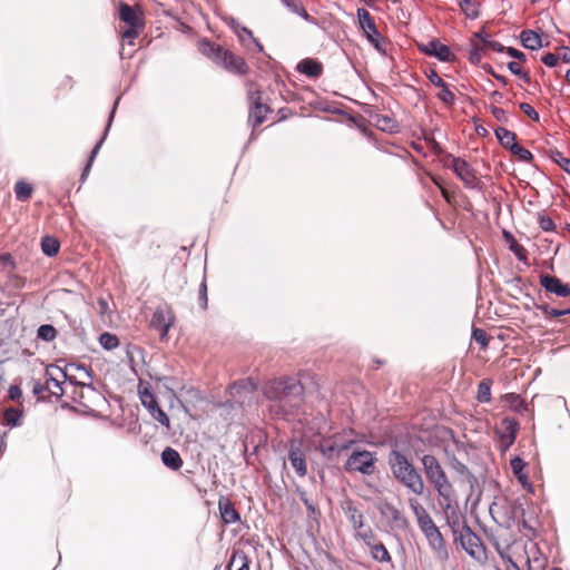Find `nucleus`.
Segmentation results:
<instances>
[{
    "label": "nucleus",
    "mask_w": 570,
    "mask_h": 570,
    "mask_svg": "<svg viewBox=\"0 0 570 570\" xmlns=\"http://www.w3.org/2000/svg\"><path fill=\"white\" fill-rule=\"evenodd\" d=\"M119 19L128 27L121 36H136L138 29L144 26V19L139 9L125 2L119 4Z\"/></svg>",
    "instance_id": "10"
},
{
    "label": "nucleus",
    "mask_w": 570,
    "mask_h": 570,
    "mask_svg": "<svg viewBox=\"0 0 570 570\" xmlns=\"http://www.w3.org/2000/svg\"><path fill=\"white\" fill-rule=\"evenodd\" d=\"M343 511L355 531L364 528V514L361 511H358V509L356 508L355 503L352 500H346L344 502Z\"/></svg>",
    "instance_id": "22"
},
{
    "label": "nucleus",
    "mask_w": 570,
    "mask_h": 570,
    "mask_svg": "<svg viewBox=\"0 0 570 570\" xmlns=\"http://www.w3.org/2000/svg\"><path fill=\"white\" fill-rule=\"evenodd\" d=\"M520 110L525 114L531 120L539 121V114L535 109L528 102L520 104Z\"/></svg>",
    "instance_id": "56"
},
{
    "label": "nucleus",
    "mask_w": 570,
    "mask_h": 570,
    "mask_svg": "<svg viewBox=\"0 0 570 570\" xmlns=\"http://www.w3.org/2000/svg\"><path fill=\"white\" fill-rule=\"evenodd\" d=\"M510 151L512 153L513 156H515L520 161H523V163H530L533 158L531 151L529 149L522 147L518 142L515 145L511 146Z\"/></svg>",
    "instance_id": "47"
},
{
    "label": "nucleus",
    "mask_w": 570,
    "mask_h": 570,
    "mask_svg": "<svg viewBox=\"0 0 570 570\" xmlns=\"http://www.w3.org/2000/svg\"><path fill=\"white\" fill-rule=\"evenodd\" d=\"M288 460L299 478H304L307 474L305 454L299 446L292 444L288 453Z\"/></svg>",
    "instance_id": "21"
},
{
    "label": "nucleus",
    "mask_w": 570,
    "mask_h": 570,
    "mask_svg": "<svg viewBox=\"0 0 570 570\" xmlns=\"http://www.w3.org/2000/svg\"><path fill=\"white\" fill-rule=\"evenodd\" d=\"M500 426L499 436L504 452L515 442L520 424L514 417L507 416L502 419Z\"/></svg>",
    "instance_id": "15"
},
{
    "label": "nucleus",
    "mask_w": 570,
    "mask_h": 570,
    "mask_svg": "<svg viewBox=\"0 0 570 570\" xmlns=\"http://www.w3.org/2000/svg\"><path fill=\"white\" fill-rule=\"evenodd\" d=\"M549 157L562 170L570 175V158L564 157L563 154L559 150H550Z\"/></svg>",
    "instance_id": "42"
},
{
    "label": "nucleus",
    "mask_w": 570,
    "mask_h": 570,
    "mask_svg": "<svg viewBox=\"0 0 570 570\" xmlns=\"http://www.w3.org/2000/svg\"><path fill=\"white\" fill-rule=\"evenodd\" d=\"M370 554L372 559L379 563H390L392 561V557L386 549V547L379 541L376 544L372 546L370 549Z\"/></svg>",
    "instance_id": "31"
},
{
    "label": "nucleus",
    "mask_w": 570,
    "mask_h": 570,
    "mask_svg": "<svg viewBox=\"0 0 570 570\" xmlns=\"http://www.w3.org/2000/svg\"><path fill=\"white\" fill-rule=\"evenodd\" d=\"M21 396H22V391H21L19 385L12 384V385L9 386V389H8V397L11 401H18V400L21 399Z\"/></svg>",
    "instance_id": "62"
},
{
    "label": "nucleus",
    "mask_w": 570,
    "mask_h": 570,
    "mask_svg": "<svg viewBox=\"0 0 570 570\" xmlns=\"http://www.w3.org/2000/svg\"><path fill=\"white\" fill-rule=\"evenodd\" d=\"M355 538L362 540L363 543L370 549L372 546L376 544L379 541L376 540V535L370 527H364L363 529H358L355 531Z\"/></svg>",
    "instance_id": "37"
},
{
    "label": "nucleus",
    "mask_w": 570,
    "mask_h": 570,
    "mask_svg": "<svg viewBox=\"0 0 570 570\" xmlns=\"http://www.w3.org/2000/svg\"><path fill=\"white\" fill-rule=\"evenodd\" d=\"M256 383L253 379H243L237 382H234L229 389L228 393L230 397L235 399L237 402L243 403L248 395H252L256 391Z\"/></svg>",
    "instance_id": "17"
},
{
    "label": "nucleus",
    "mask_w": 570,
    "mask_h": 570,
    "mask_svg": "<svg viewBox=\"0 0 570 570\" xmlns=\"http://www.w3.org/2000/svg\"><path fill=\"white\" fill-rule=\"evenodd\" d=\"M303 394V385L293 377L273 380L264 386V395L271 402V414L283 420H291L298 413Z\"/></svg>",
    "instance_id": "1"
},
{
    "label": "nucleus",
    "mask_w": 570,
    "mask_h": 570,
    "mask_svg": "<svg viewBox=\"0 0 570 570\" xmlns=\"http://www.w3.org/2000/svg\"><path fill=\"white\" fill-rule=\"evenodd\" d=\"M476 400L480 403H488L491 400V382L483 380L478 385Z\"/></svg>",
    "instance_id": "43"
},
{
    "label": "nucleus",
    "mask_w": 570,
    "mask_h": 570,
    "mask_svg": "<svg viewBox=\"0 0 570 570\" xmlns=\"http://www.w3.org/2000/svg\"><path fill=\"white\" fill-rule=\"evenodd\" d=\"M438 98L444 104L451 105L454 102V94L449 89L448 83H444V87H440V91L438 94Z\"/></svg>",
    "instance_id": "49"
},
{
    "label": "nucleus",
    "mask_w": 570,
    "mask_h": 570,
    "mask_svg": "<svg viewBox=\"0 0 570 570\" xmlns=\"http://www.w3.org/2000/svg\"><path fill=\"white\" fill-rule=\"evenodd\" d=\"M299 498H301L302 502L304 503V505L306 507V510H307V513L309 517H315V515L320 514V511H318L316 504L312 500L308 499V497L306 495L305 492H301Z\"/></svg>",
    "instance_id": "51"
},
{
    "label": "nucleus",
    "mask_w": 570,
    "mask_h": 570,
    "mask_svg": "<svg viewBox=\"0 0 570 570\" xmlns=\"http://www.w3.org/2000/svg\"><path fill=\"white\" fill-rule=\"evenodd\" d=\"M508 69L510 70L511 73L515 75V76H519L521 78H528V75L527 72H524L520 66L519 62L517 61H510L508 63Z\"/></svg>",
    "instance_id": "61"
},
{
    "label": "nucleus",
    "mask_w": 570,
    "mask_h": 570,
    "mask_svg": "<svg viewBox=\"0 0 570 570\" xmlns=\"http://www.w3.org/2000/svg\"><path fill=\"white\" fill-rule=\"evenodd\" d=\"M117 102H118V101H116V102H115L114 108H112V110H111V112H110L109 120H108V125H107V127H106V129H105V134H104V136H102V137H101V139L96 144V146L94 147V149H92V150H91V153H90V156H89L88 163H87V165H86V167L83 168V171H82V174H81V180H85V179L87 178V176L89 175V171H90V168H91V166H92V164H94V161H95V158L97 157V155H98V153H99V149H100V147H101V145H102V142H104V140H105V138H106L107 134H108V130H109V128H110V125H111V121H112V118H114V114H115V109H116Z\"/></svg>",
    "instance_id": "26"
},
{
    "label": "nucleus",
    "mask_w": 570,
    "mask_h": 570,
    "mask_svg": "<svg viewBox=\"0 0 570 570\" xmlns=\"http://www.w3.org/2000/svg\"><path fill=\"white\" fill-rule=\"evenodd\" d=\"M426 77L435 87H444L445 81L438 75L434 69H431L429 72H426Z\"/></svg>",
    "instance_id": "60"
},
{
    "label": "nucleus",
    "mask_w": 570,
    "mask_h": 570,
    "mask_svg": "<svg viewBox=\"0 0 570 570\" xmlns=\"http://www.w3.org/2000/svg\"><path fill=\"white\" fill-rule=\"evenodd\" d=\"M281 3L293 14H296L303 18L307 22L314 23L315 20L309 13L306 11L304 6L299 0H281Z\"/></svg>",
    "instance_id": "29"
},
{
    "label": "nucleus",
    "mask_w": 570,
    "mask_h": 570,
    "mask_svg": "<svg viewBox=\"0 0 570 570\" xmlns=\"http://www.w3.org/2000/svg\"><path fill=\"white\" fill-rule=\"evenodd\" d=\"M366 40L382 56H386L392 47L390 38H366Z\"/></svg>",
    "instance_id": "38"
},
{
    "label": "nucleus",
    "mask_w": 570,
    "mask_h": 570,
    "mask_svg": "<svg viewBox=\"0 0 570 570\" xmlns=\"http://www.w3.org/2000/svg\"><path fill=\"white\" fill-rule=\"evenodd\" d=\"M417 48L421 52L441 62H451L455 59V55L451 51L450 47L440 42L436 38L431 39L426 43L417 42Z\"/></svg>",
    "instance_id": "12"
},
{
    "label": "nucleus",
    "mask_w": 570,
    "mask_h": 570,
    "mask_svg": "<svg viewBox=\"0 0 570 570\" xmlns=\"http://www.w3.org/2000/svg\"><path fill=\"white\" fill-rule=\"evenodd\" d=\"M540 285L546 292L554 294L558 297L570 296V285L563 283L560 278L549 274L540 275Z\"/></svg>",
    "instance_id": "16"
},
{
    "label": "nucleus",
    "mask_w": 570,
    "mask_h": 570,
    "mask_svg": "<svg viewBox=\"0 0 570 570\" xmlns=\"http://www.w3.org/2000/svg\"><path fill=\"white\" fill-rule=\"evenodd\" d=\"M161 462L163 464L173 470V471H178L184 462L180 458V454L178 453L177 450L170 448V446H167L163 453H161Z\"/></svg>",
    "instance_id": "27"
},
{
    "label": "nucleus",
    "mask_w": 570,
    "mask_h": 570,
    "mask_svg": "<svg viewBox=\"0 0 570 570\" xmlns=\"http://www.w3.org/2000/svg\"><path fill=\"white\" fill-rule=\"evenodd\" d=\"M295 69L309 79H317L323 75V65L313 58L302 59Z\"/></svg>",
    "instance_id": "18"
},
{
    "label": "nucleus",
    "mask_w": 570,
    "mask_h": 570,
    "mask_svg": "<svg viewBox=\"0 0 570 570\" xmlns=\"http://www.w3.org/2000/svg\"><path fill=\"white\" fill-rule=\"evenodd\" d=\"M511 470L519 481V483L522 485L523 489L528 491H533L532 484L529 480L528 473L525 472L527 462L521 459L520 456H514L510 461Z\"/></svg>",
    "instance_id": "19"
},
{
    "label": "nucleus",
    "mask_w": 570,
    "mask_h": 570,
    "mask_svg": "<svg viewBox=\"0 0 570 570\" xmlns=\"http://www.w3.org/2000/svg\"><path fill=\"white\" fill-rule=\"evenodd\" d=\"M389 465L401 484L416 495L423 494L425 489L423 478L403 453L392 450L389 455Z\"/></svg>",
    "instance_id": "4"
},
{
    "label": "nucleus",
    "mask_w": 570,
    "mask_h": 570,
    "mask_svg": "<svg viewBox=\"0 0 570 570\" xmlns=\"http://www.w3.org/2000/svg\"><path fill=\"white\" fill-rule=\"evenodd\" d=\"M50 390V385L41 383L39 380L32 381V393L36 396H41L46 391Z\"/></svg>",
    "instance_id": "59"
},
{
    "label": "nucleus",
    "mask_w": 570,
    "mask_h": 570,
    "mask_svg": "<svg viewBox=\"0 0 570 570\" xmlns=\"http://www.w3.org/2000/svg\"><path fill=\"white\" fill-rule=\"evenodd\" d=\"M218 510L223 522L226 524L236 523L240 519V515L235 509L234 503L227 497L219 498Z\"/></svg>",
    "instance_id": "20"
},
{
    "label": "nucleus",
    "mask_w": 570,
    "mask_h": 570,
    "mask_svg": "<svg viewBox=\"0 0 570 570\" xmlns=\"http://www.w3.org/2000/svg\"><path fill=\"white\" fill-rule=\"evenodd\" d=\"M154 420H156L158 423H160L165 428L170 426V421L168 415L158 406L151 413H149Z\"/></svg>",
    "instance_id": "50"
},
{
    "label": "nucleus",
    "mask_w": 570,
    "mask_h": 570,
    "mask_svg": "<svg viewBox=\"0 0 570 570\" xmlns=\"http://www.w3.org/2000/svg\"><path fill=\"white\" fill-rule=\"evenodd\" d=\"M505 240L509 243V249L514 254L518 261L527 262L528 252L527 249L520 245L517 239L508 232L503 233Z\"/></svg>",
    "instance_id": "32"
},
{
    "label": "nucleus",
    "mask_w": 570,
    "mask_h": 570,
    "mask_svg": "<svg viewBox=\"0 0 570 570\" xmlns=\"http://www.w3.org/2000/svg\"><path fill=\"white\" fill-rule=\"evenodd\" d=\"M500 509L501 507L498 504V503H493L491 507H490V513L493 518V520L501 524V525H504L507 528L510 527L511 524V521L513 520L512 517H502L500 514Z\"/></svg>",
    "instance_id": "48"
},
{
    "label": "nucleus",
    "mask_w": 570,
    "mask_h": 570,
    "mask_svg": "<svg viewBox=\"0 0 570 570\" xmlns=\"http://www.w3.org/2000/svg\"><path fill=\"white\" fill-rule=\"evenodd\" d=\"M248 122L254 127L261 126L267 118V115L272 112L268 105L263 102L262 92L259 90H248Z\"/></svg>",
    "instance_id": "9"
},
{
    "label": "nucleus",
    "mask_w": 570,
    "mask_h": 570,
    "mask_svg": "<svg viewBox=\"0 0 570 570\" xmlns=\"http://www.w3.org/2000/svg\"><path fill=\"white\" fill-rule=\"evenodd\" d=\"M520 40L524 48L531 50L549 46V38H520Z\"/></svg>",
    "instance_id": "46"
},
{
    "label": "nucleus",
    "mask_w": 570,
    "mask_h": 570,
    "mask_svg": "<svg viewBox=\"0 0 570 570\" xmlns=\"http://www.w3.org/2000/svg\"><path fill=\"white\" fill-rule=\"evenodd\" d=\"M454 542L460 543L463 550L473 559L482 560L485 558V548L481 538L472 531L468 524L454 530Z\"/></svg>",
    "instance_id": "6"
},
{
    "label": "nucleus",
    "mask_w": 570,
    "mask_h": 570,
    "mask_svg": "<svg viewBox=\"0 0 570 570\" xmlns=\"http://www.w3.org/2000/svg\"><path fill=\"white\" fill-rule=\"evenodd\" d=\"M503 403L513 412L522 414L528 411L525 401L517 393H507L502 396Z\"/></svg>",
    "instance_id": "28"
},
{
    "label": "nucleus",
    "mask_w": 570,
    "mask_h": 570,
    "mask_svg": "<svg viewBox=\"0 0 570 570\" xmlns=\"http://www.w3.org/2000/svg\"><path fill=\"white\" fill-rule=\"evenodd\" d=\"M99 343L105 350L111 351L119 345V340L115 334L105 332V333L100 334Z\"/></svg>",
    "instance_id": "45"
},
{
    "label": "nucleus",
    "mask_w": 570,
    "mask_h": 570,
    "mask_svg": "<svg viewBox=\"0 0 570 570\" xmlns=\"http://www.w3.org/2000/svg\"><path fill=\"white\" fill-rule=\"evenodd\" d=\"M227 570H249V561L244 551L233 552Z\"/></svg>",
    "instance_id": "30"
},
{
    "label": "nucleus",
    "mask_w": 570,
    "mask_h": 570,
    "mask_svg": "<svg viewBox=\"0 0 570 570\" xmlns=\"http://www.w3.org/2000/svg\"><path fill=\"white\" fill-rule=\"evenodd\" d=\"M198 299H199L202 308L206 309L207 303H208V297H207V284H206L205 279L199 285Z\"/></svg>",
    "instance_id": "57"
},
{
    "label": "nucleus",
    "mask_w": 570,
    "mask_h": 570,
    "mask_svg": "<svg viewBox=\"0 0 570 570\" xmlns=\"http://www.w3.org/2000/svg\"><path fill=\"white\" fill-rule=\"evenodd\" d=\"M554 52L558 60H561L564 63L570 62V46H559Z\"/></svg>",
    "instance_id": "58"
},
{
    "label": "nucleus",
    "mask_w": 570,
    "mask_h": 570,
    "mask_svg": "<svg viewBox=\"0 0 570 570\" xmlns=\"http://www.w3.org/2000/svg\"><path fill=\"white\" fill-rule=\"evenodd\" d=\"M73 394V401L87 411H94L95 405L104 401L102 395L91 384H80Z\"/></svg>",
    "instance_id": "11"
},
{
    "label": "nucleus",
    "mask_w": 570,
    "mask_h": 570,
    "mask_svg": "<svg viewBox=\"0 0 570 570\" xmlns=\"http://www.w3.org/2000/svg\"><path fill=\"white\" fill-rule=\"evenodd\" d=\"M472 337L476 343H479L482 347H487L489 343V338L487 333L481 328H474L472 332Z\"/></svg>",
    "instance_id": "55"
},
{
    "label": "nucleus",
    "mask_w": 570,
    "mask_h": 570,
    "mask_svg": "<svg viewBox=\"0 0 570 570\" xmlns=\"http://www.w3.org/2000/svg\"><path fill=\"white\" fill-rule=\"evenodd\" d=\"M539 226L543 232H553L556 229V224L551 217L547 215H540L538 219Z\"/></svg>",
    "instance_id": "54"
},
{
    "label": "nucleus",
    "mask_w": 570,
    "mask_h": 570,
    "mask_svg": "<svg viewBox=\"0 0 570 570\" xmlns=\"http://www.w3.org/2000/svg\"><path fill=\"white\" fill-rule=\"evenodd\" d=\"M377 459L374 452L367 450H355L348 456L344 464L346 472H358L364 475H371L375 471Z\"/></svg>",
    "instance_id": "8"
},
{
    "label": "nucleus",
    "mask_w": 570,
    "mask_h": 570,
    "mask_svg": "<svg viewBox=\"0 0 570 570\" xmlns=\"http://www.w3.org/2000/svg\"><path fill=\"white\" fill-rule=\"evenodd\" d=\"M145 39L146 38H132V37H129V38H122V40H126V42L124 41L121 43V48H120V56L124 57L126 55L125 50H126V45L130 46V47H142L145 45Z\"/></svg>",
    "instance_id": "52"
},
{
    "label": "nucleus",
    "mask_w": 570,
    "mask_h": 570,
    "mask_svg": "<svg viewBox=\"0 0 570 570\" xmlns=\"http://www.w3.org/2000/svg\"><path fill=\"white\" fill-rule=\"evenodd\" d=\"M407 502L435 558L441 562H445L449 559V551L441 531L419 500L410 498Z\"/></svg>",
    "instance_id": "2"
},
{
    "label": "nucleus",
    "mask_w": 570,
    "mask_h": 570,
    "mask_svg": "<svg viewBox=\"0 0 570 570\" xmlns=\"http://www.w3.org/2000/svg\"><path fill=\"white\" fill-rule=\"evenodd\" d=\"M32 191H33L32 186L24 180H19L14 185L16 198L20 202L28 200L31 197Z\"/></svg>",
    "instance_id": "36"
},
{
    "label": "nucleus",
    "mask_w": 570,
    "mask_h": 570,
    "mask_svg": "<svg viewBox=\"0 0 570 570\" xmlns=\"http://www.w3.org/2000/svg\"><path fill=\"white\" fill-rule=\"evenodd\" d=\"M379 512L385 518L392 529L406 530L410 525L405 514L392 503L385 501L379 507Z\"/></svg>",
    "instance_id": "13"
},
{
    "label": "nucleus",
    "mask_w": 570,
    "mask_h": 570,
    "mask_svg": "<svg viewBox=\"0 0 570 570\" xmlns=\"http://www.w3.org/2000/svg\"><path fill=\"white\" fill-rule=\"evenodd\" d=\"M494 134L501 146L505 149L510 150L511 146L517 144V135L504 127L497 128Z\"/></svg>",
    "instance_id": "33"
},
{
    "label": "nucleus",
    "mask_w": 570,
    "mask_h": 570,
    "mask_svg": "<svg viewBox=\"0 0 570 570\" xmlns=\"http://www.w3.org/2000/svg\"><path fill=\"white\" fill-rule=\"evenodd\" d=\"M139 395L141 404L147 409L149 413L159 406L156 396L148 389L140 391Z\"/></svg>",
    "instance_id": "40"
},
{
    "label": "nucleus",
    "mask_w": 570,
    "mask_h": 570,
    "mask_svg": "<svg viewBox=\"0 0 570 570\" xmlns=\"http://www.w3.org/2000/svg\"><path fill=\"white\" fill-rule=\"evenodd\" d=\"M240 40H242L243 45L248 47V48L254 47L258 51H261L263 49V46L258 42V39L255 38V37H252V38H240Z\"/></svg>",
    "instance_id": "64"
},
{
    "label": "nucleus",
    "mask_w": 570,
    "mask_h": 570,
    "mask_svg": "<svg viewBox=\"0 0 570 570\" xmlns=\"http://www.w3.org/2000/svg\"><path fill=\"white\" fill-rule=\"evenodd\" d=\"M537 309L541 311L546 318H556L570 314V308L558 309L550 307L548 304L537 305Z\"/></svg>",
    "instance_id": "44"
},
{
    "label": "nucleus",
    "mask_w": 570,
    "mask_h": 570,
    "mask_svg": "<svg viewBox=\"0 0 570 570\" xmlns=\"http://www.w3.org/2000/svg\"><path fill=\"white\" fill-rule=\"evenodd\" d=\"M497 552L501 557L502 560L509 562L511 567H513L515 570H520L519 566L512 560V558L509 554L510 547L507 546L504 548H501L498 543L495 544Z\"/></svg>",
    "instance_id": "53"
},
{
    "label": "nucleus",
    "mask_w": 570,
    "mask_h": 570,
    "mask_svg": "<svg viewBox=\"0 0 570 570\" xmlns=\"http://www.w3.org/2000/svg\"><path fill=\"white\" fill-rule=\"evenodd\" d=\"M198 50L214 62L222 65L228 72L239 76L248 72V66L242 57L235 56L208 38L198 41Z\"/></svg>",
    "instance_id": "5"
},
{
    "label": "nucleus",
    "mask_w": 570,
    "mask_h": 570,
    "mask_svg": "<svg viewBox=\"0 0 570 570\" xmlns=\"http://www.w3.org/2000/svg\"><path fill=\"white\" fill-rule=\"evenodd\" d=\"M375 118H376V120H375L376 126L381 130L393 132L397 129V122L392 117L385 116V115H376Z\"/></svg>",
    "instance_id": "41"
},
{
    "label": "nucleus",
    "mask_w": 570,
    "mask_h": 570,
    "mask_svg": "<svg viewBox=\"0 0 570 570\" xmlns=\"http://www.w3.org/2000/svg\"><path fill=\"white\" fill-rule=\"evenodd\" d=\"M358 26L363 30L364 36H381L376 29L373 17L364 8L357 9Z\"/></svg>",
    "instance_id": "24"
},
{
    "label": "nucleus",
    "mask_w": 570,
    "mask_h": 570,
    "mask_svg": "<svg viewBox=\"0 0 570 570\" xmlns=\"http://www.w3.org/2000/svg\"><path fill=\"white\" fill-rule=\"evenodd\" d=\"M481 41H471V47L469 49L468 59L470 63L474 66H479L481 60L485 56L487 48V38H479Z\"/></svg>",
    "instance_id": "25"
},
{
    "label": "nucleus",
    "mask_w": 570,
    "mask_h": 570,
    "mask_svg": "<svg viewBox=\"0 0 570 570\" xmlns=\"http://www.w3.org/2000/svg\"><path fill=\"white\" fill-rule=\"evenodd\" d=\"M174 321L175 316L170 308L158 307L151 316L150 326L159 331L160 337L164 338L167 336Z\"/></svg>",
    "instance_id": "14"
},
{
    "label": "nucleus",
    "mask_w": 570,
    "mask_h": 570,
    "mask_svg": "<svg viewBox=\"0 0 570 570\" xmlns=\"http://www.w3.org/2000/svg\"><path fill=\"white\" fill-rule=\"evenodd\" d=\"M426 480L435 490L440 504L450 508L454 495V489L439 460L432 454L421 458Z\"/></svg>",
    "instance_id": "3"
},
{
    "label": "nucleus",
    "mask_w": 570,
    "mask_h": 570,
    "mask_svg": "<svg viewBox=\"0 0 570 570\" xmlns=\"http://www.w3.org/2000/svg\"><path fill=\"white\" fill-rule=\"evenodd\" d=\"M55 372H59L63 379L67 377V374L59 366L49 365L46 368L47 383L52 384V389L50 387L49 392L56 397H61L63 395V389L61 387V382L56 377Z\"/></svg>",
    "instance_id": "23"
},
{
    "label": "nucleus",
    "mask_w": 570,
    "mask_h": 570,
    "mask_svg": "<svg viewBox=\"0 0 570 570\" xmlns=\"http://www.w3.org/2000/svg\"><path fill=\"white\" fill-rule=\"evenodd\" d=\"M445 165L454 171L466 188L475 190L482 189L481 180L475 169L466 160L451 155Z\"/></svg>",
    "instance_id": "7"
},
{
    "label": "nucleus",
    "mask_w": 570,
    "mask_h": 570,
    "mask_svg": "<svg viewBox=\"0 0 570 570\" xmlns=\"http://www.w3.org/2000/svg\"><path fill=\"white\" fill-rule=\"evenodd\" d=\"M22 411L16 407H8L3 412V421L10 428L21 425Z\"/></svg>",
    "instance_id": "34"
},
{
    "label": "nucleus",
    "mask_w": 570,
    "mask_h": 570,
    "mask_svg": "<svg viewBox=\"0 0 570 570\" xmlns=\"http://www.w3.org/2000/svg\"><path fill=\"white\" fill-rule=\"evenodd\" d=\"M60 248L59 242L51 236H45L41 239V249L48 257H53L58 254Z\"/></svg>",
    "instance_id": "35"
},
{
    "label": "nucleus",
    "mask_w": 570,
    "mask_h": 570,
    "mask_svg": "<svg viewBox=\"0 0 570 570\" xmlns=\"http://www.w3.org/2000/svg\"><path fill=\"white\" fill-rule=\"evenodd\" d=\"M541 61L547 66V67H554L557 63H558V58H557V55L556 52H548L546 55H543L541 57Z\"/></svg>",
    "instance_id": "63"
},
{
    "label": "nucleus",
    "mask_w": 570,
    "mask_h": 570,
    "mask_svg": "<svg viewBox=\"0 0 570 570\" xmlns=\"http://www.w3.org/2000/svg\"><path fill=\"white\" fill-rule=\"evenodd\" d=\"M57 334V330L50 324L40 325L37 330V337L48 343L55 341Z\"/></svg>",
    "instance_id": "39"
}]
</instances>
